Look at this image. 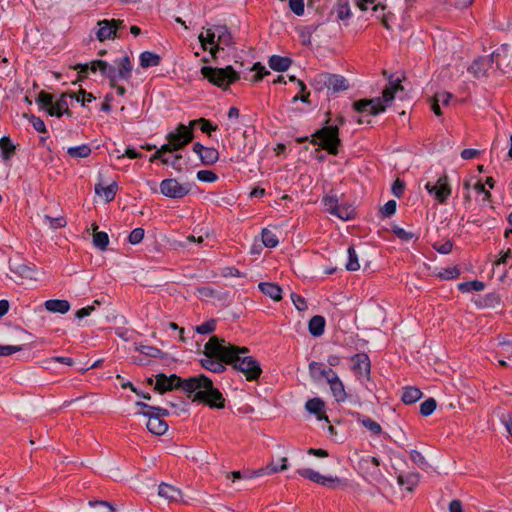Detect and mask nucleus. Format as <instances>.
<instances>
[{
    "mask_svg": "<svg viewBox=\"0 0 512 512\" xmlns=\"http://www.w3.org/2000/svg\"><path fill=\"white\" fill-rule=\"evenodd\" d=\"M10 270L20 277L31 279L33 278V274L35 272V266L25 263H18L15 265L10 264Z\"/></svg>",
    "mask_w": 512,
    "mask_h": 512,
    "instance_id": "72a5a7b5",
    "label": "nucleus"
},
{
    "mask_svg": "<svg viewBox=\"0 0 512 512\" xmlns=\"http://www.w3.org/2000/svg\"><path fill=\"white\" fill-rule=\"evenodd\" d=\"M326 320L321 315H315L309 320L308 330L313 337H320L325 331Z\"/></svg>",
    "mask_w": 512,
    "mask_h": 512,
    "instance_id": "393cba45",
    "label": "nucleus"
},
{
    "mask_svg": "<svg viewBox=\"0 0 512 512\" xmlns=\"http://www.w3.org/2000/svg\"><path fill=\"white\" fill-rule=\"evenodd\" d=\"M144 234L145 231L143 228H135L130 232L128 242L133 245L139 244L143 240Z\"/></svg>",
    "mask_w": 512,
    "mask_h": 512,
    "instance_id": "774afa93",
    "label": "nucleus"
},
{
    "mask_svg": "<svg viewBox=\"0 0 512 512\" xmlns=\"http://www.w3.org/2000/svg\"><path fill=\"white\" fill-rule=\"evenodd\" d=\"M93 244L101 251H105L109 245V236L106 232L100 231L93 235Z\"/></svg>",
    "mask_w": 512,
    "mask_h": 512,
    "instance_id": "49530a36",
    "label": "nucleus"
},
{
    "mask_svg": "<svg viewBox=\"0 0 512 512\" xmlns=\"http://www.w3.org/2000/svg\"><path fill=\"white\" fill-rule=\"evenodd\" d=\"M123 20H101L98 22L99 29L96 33L99 41L117 37V24H122Z\"/></svg>",
    "mask_w": 512,
    "mask_h": 512,
    "instance_id": "f8f14e48",
    "label": "nucleus"
},
{
    "mask_svg": "<svg viewBox=\"0 0 512 512\" xmlns=\"http://www.w3.org/2000/svg\"><path fill=\"white\" fill-rule=\"evenodd\" d=\"M140 66L143 69H147L149 67L158 66L161 62L160 55L150 52L144 51L139 56Z\"/></svg>",
    "mask_w": 512,
    "mask_h": 512,
    "instance_id": "cd10ccee",
    "label": "nucleus"
},
{
    "mask_svg": "<svg viewBox=\"0 0 512 512\" xmlns=\"http://www.w3.org/2000/svg\"><path fill=\"white\" fill-rule=\"evenodd\" d=\"M94 189L96 194L104 195L106 202H111L115 199L118 191V184L114 181L110 185L104 187L102 184L98 183L95 185Z\"/></svg>",
    "mask_w": 512,
    "mask_h": 512,
    "instance_id": "bb28decb",
    "label": "nucleus"
},
{
    "mask_svg": "<svg viewBox=\"0 0 512 512\" xmlns=\"http://www.w3.org/2000/svg\"><path fill=\"white\" fill-rule=\"evenodd\" d=\"M138 350L141 354L152 358H163L165 355L161 349L149 345H141Z\"/></svg>",
    "mask_w": 512,
    "mask_h": 512,
    "instance_id": "09e8293b",
    "label": "nucleus"
},
{
    "mask_svg": "<svg viewBox=\"0 0 512 512\" xmlns=\"http://www.w3.org/2000/svg\"><path fill=\"white\" fill-rule=\"evenodd\" d=\"M437 402L434 398H428L420 404V414L422 416H430L436 409Z\"/></svg>",
    "mask_w": 512,
    "mask_h": 512,
    "instance_id": "8fccbe9b",
    "label": "nucleus"
},
{
    "mask_svg": "<svg viewBox=\"0 0 512 512\" xmlns=\"http://www.w3.org/2000/svg\"><path fill=\"white\" fill-rule=\"evenodd\" d=\"M352 370L356 375L362 376L363 374L369 378L371 372V362L369 356L362 352L356 353L351 357Z\"/></svg>",
    "mask_w": 512,
    "mask_h": 512,
    "instance_id": "ddd939ff",
    "label": "nucleus"
},
{
    "mask_svg": "<svg viewBox=\"0 0 512 512\" xmlns=\"http://www.w3.org/2000/svg\"><path fill=\"white\" fill-rule=\"evenodd\" d=\"M280 462H281V465L280 463H277L274 464V463H270L266 466V468H263L264 469V474L267 473V474H274V473H277V472H280V471H284L288 468V460L286 457H283L280 459Z\"/></svg>",
    "mask_w": 512,
    "mask_h": 512,
    "instance_id": "4d7b16f0",
    "label": "nucleus"
},
{
    "mask_svg": "<svg viewBox=\"0 0 512 512\" xmlns=\"http://www.w3.org/2000/svg\"><path fill=\"white\" fill-rule=\"evenodd\" d=\"M195 329H196V332L199 334H203V335L210 334V333L214 332L216 329V320H214V319L207 320V321L203 322L202 324L196 326Z\"/></svg>",
    "mask_w": 512,
    "mask_h": 512,
    "instance_id": "680f3d73",
    "label": "nucleus"
},
{
    "mask_svg": "<svg viewBox=\"0 0 512 512\" xmlns=\"http://www.w3.org/2000/svg\"><path fill=\"white\" fill-rule=\"evenodd\" d=\"M89 505L96 509V512H113V506L107 502L102 500H94L89 501Z\"/></svg>",
    "mask_w": 512,
    "mask_h": 512,
    "instance_id": "0e129e2a",
    "label": "nucleus"
},
{
    "mask_svg": "<svg viewBox=\"0 0 512 512\" xmlns=\"http://www.w3.org/2000/svg\"><path fill=\"white\" fill-rule=\"evenodd\" d=\"M261 240L265 247L274 248L278 245L279 240L277 235L269 230L268 228H263L261 231Z\"/></svg>",
    "mask_w": 512,
    "mask_h": 512,
    "instance_id": "58836bf2",
    "label": "nucleus"
},
{
    "mask_svg": "<svg viewBox=\"0 0 512 512\" xmlns=\"http://www.w3.org/2000/svg\"><path fill=\"white\" fill-rule=\"evenodd\" d=\"M348 261L345 265L348 271H357L360 268L358 254L354 246H349L347 249Z\"/></svg>",
    "mask_w": 512,
    "mask_h": 512,
    "instance_id": "a19ab883",
    "label": "nucleus"
},
{
    "mask_svg": "<svg viewBox=\"0 0 512 512\" xmlns=\"http://www.w3.org/2000/svg\"><path fill=\"white\" fill-rule=\"evenodd\" d=\"M425 189L440 204H444L452 193L446 173L440 176L435 183L427 182Z\"/></svg>",
    "mask_w": 512,
    "mask_h": 512,
    "instance_id": "9d476101",
    "label": "nucleus"
},
{
    "mask_svg": "<svg viewBox=\"0 0 512 512\" xmlns=\"http://www.w3.org/2000/svg\"><path fill=\"white\" fill-rule=\"evenodd\" d=\"M461 274L460 269L458 266L453 267H447L442 269L438 274L437 277L441 280H453L457 279Z\"/></svg>",
    "mask_w": 512,
    "mask_h": 512,
    "instance_id": "de8ad7c7",
    "label": "nucleus"
},
{
    "mask_svg": "<svg viewBox=\"0 0 512 512\" xmlns=\"http://www.w3.org/2000/svg\"><path fill=\"white\" fill-rule=\"evenodd\" d=\"M44 306L52 313L65 314L70 310V303L65 299H49L45 301Z\"/></svg>",
    "mask_w": 512,
    "mask_h": 512,
    "instance_id": "4be33fe9",
    "label": "nucleus"
},
{
    "mask_svg": "<svg viewBox=\"0 0 512 512\" xmlns=\"http://www.w3.org/2000/svg\"><path fill=\"white\" fill-rule=\"evenodd\" d=\"M198 122H199L200 130L209 136H211L212 132H215L219 129L218 125L214 124L209 119L201 117V118H198Z\"/></svg>",
    "mask_w": 512,
    "mask_h": 512,
    "instance_id": "6e6d98bb",
    "label": "nucleus"
},
{
    "mask_svg": "<svg viewBox=\"0 0 512 512\" xmlns=\"http://www.w3.org/2000/svg\"><path fill=\"white\" fill-rule=\"evenodd\" d=\"M297 84L299 86V94L292 98V103L301 101L305 104H310V92L307 91L306 84L302 80H297Z\"/></svg>",
    "mask_w": 512,
    "mask_h": 512,
    "instance_id": "a18cd8bd",
    "label": "nucleus"
},
{
    "mask_svg": "<svg viewBox=\"0 0 512 512\" xmlns=\"http://www.w3.org/2000/svg\"><path fill=\"white\" fill-rule=\"evenodd\" d=\"M214 339L212 336L209 341L205 344L204 347V355L205 358L201 359V365L203 368L214 372V373H223L226 370L224 358L214 353L213 349H208L209 344Z\"/></svg>",
    "mask_w": 512,
    "mask_h": 512,
    "instance_id": "9b49d317",
    "label": "nucleus"
},
{
    "mask_svg": "<svg viewBox=\"0 0 512 512\" xmlns=\"http://www.w3.org/2000/svg\"><path fill=\"white\" fill-rule=\"evenodd\" d=\"M208 349H213L216 355L224 358L226 364L232 365L235 370L242 372L248 381L257 380L262 373L258 360L252 356H241V354L249 352L247 347L226 344L224 339L214 336Z\"/></svg>",
    "mask_w": 512,
    "mask_h": 512,
    "instance_id": "f03ea898",
    "label": "nucleus"
},
{
    "mask_svg": "<svg viewBox=\"0 0 512 512\" xmlns=\"http://www.w3.org/2000/svg\"><path fill=\"white\" fill-rule=\"evenodd\" d=\"M458 290L463 293H468L472 291H482L485 288V284L479 280H472L467 282H462L458 284Z\"/></svg>",
    "mask_w": 512,
    "mask_h": 512,
    "instance_id": "ea45409f",
    "label": "nucleus"
},
{
    "mask_svg": "<svg viewBox=\"0 0 512 512\" xmlns=\"http://www.w3.org/2000/svg\"><path fill=\"white\" fill-rule=\"evenodd\" d=\"M422 395L423 394L419 388L408 386L404 388L401 400L403 403L410 405L420 400Z\"/></svg>",
    "mask_w": 512,
    "mask_h": 512,
    "instance_id": "c756f323",
    "label": "nucleus"
},
{
    "mask_svg": "<svg viewBox=\"0 0 512 512\" xmlns=\"http://www.w3.org/2000/svg\"><path fill=\"white\" fill-rule=\"evenodd\" d=\"M297 474L329 489H337L341 485H344V481L338 476H325L311 468H300L297 470Z\"/></svg>",
    "mask_w": 512,
    "mask_h": 512,
    "instance_id": "6e6552de",
    "label": "nucleus"
},
{
    "mask_svg": "<svg viewBox=\"0 0 512 512\" xmlns=\"http://www.w3.org/2000/svg\"><path fill=\"white\" fill-rule=\"evenodd\" d=\"M146 426L150 433L157 436L164 435L168 430L167 422L164 419H159L156 416H150V419H148Z\"/></svg>",
    "mask_w": 512,
    "mask_h": 512,
    "instance_id": "5701e85b",
    "label": "nucleus"
},
{
    "mask_svg": "<svg viewBox=\"0 0 512 512\" xmlns=\"http://www.w3.org/2000/svg\"><path fill=\"white\" fill-rule=\"evenodd\" d=\"M200 73L204 79L209 81V83L217 86L223 91L229 90L230 85L236 83L241 78L240 72L232 65H227L223 68L202 66Z\"/></svg>",
    "mask_w": 512,
    "mask_h": 512,
    "instance_id": "423d86ee",
    "label": "nucleus"
},
{
    "mask_svg": "<svg viewBox=\"0 0 512 512\" xmlns=\"http://www.w3.org/2000/svg\"><path fill=\"white\" fill-rule=\"evenodd\" d=\"M158 495L169 502H180L182 500L181 490L167 483H161L158 486Z\"/></svg>",
    "mask_w": 512,
    "mask_h": 512,
    "instance_id": "2eb2a0df",
    "label": "nucleus"
},
{
    "mask_svg": "<svg viewBox=\"0 0 512 512\" xmlns=\"http://www.w3.org/2000/svg\"><path fill=\"white\" fill-rule=\"evenodd\" d=\"M48 114L57 118H60L63 115L68 117L72 116V111L68 107L67 94H61L60 98L53 103V106L48 110Z\"/></svg>",
    "mask_w": 512,
    "mask_h": 512,
    "instance_id": "dca6fc26",
    "label": "nucleus"
},
{
    "mask_svg": "<svg viewBox=\"0 0 512 512\" xmlns=\"http://www.w3.org/2000/svg\"><path fill=\"white\" fill-rule=\"evenodd\" d=\"M28 121L30 122V124L33 126V128L38 131L39 133L41 134H47L48 131L46 129V125L44 123V121L40 118V117H37L33 114L31 115H24Z\"/></svg>",
    "mask_w": 512,
    "mask_h": 512,
    "instance_id": "603ef678",
    "label": "nucleus"
},
{
    "mask_svg": "<svg viewBox=\"0 0 512 512\" xmlns=\"http://www.w3.org/2000/svg\"><path fill=\"white\" fill-rule=\"evenodd\" d=\"M264 474V469H258L252 473L243 474L241 471H233L227 474V478L231 479L233 482L243 478H253L257 476H261Z\"/></svg>",
    "mask_w": 512,
    "mask_h": 512,
    "instance_id": "3c124183",
    "label": "nucleus"
},
{
    "mask_svg": "<svg viewBox=\"0 0 512 512\" xmlns=\"http://www.w3.org/2000/svg\"><path fill=\"white\" fill-rule=\"evenodd\" d=\"M329 386L338 403L344 402L347 399L348 395L345 391L344 384L338 376H333L329 379Z\"/></svg>",
    "mask_w": 512,
    "mask_h": 512,
    "instance_id": "a211bd4d",
    "label": "nucleus"
},
{
    "mask_svg": "<svg viewBox=\"0 0 512 512\" xmlns=\"http://www.w3.org/2000/svg\"><path fill=\"white\" fill-rule=\"evenodd\" d=\"M404 88L401 85L399 79L390 80L388 85L384 88L381 97H375L371 99H361L353 103V108L358 113H369L370 115L376 116L386 110L392 101L395 99L396 94L399 91H403Z\"/></svg>",
    "mask_w": 512,
    "mask_h": 512,
    "instance_id": "7ed1b4c3",
    "label": "nucleus"
},
{
    "mask_svg": "<svg viewBox=\"0 0 512 512\" xmlns=\"http://www.w3.org/2000/svg\"><path fill=\"white\" fill-rule=\"evenodd\" d=\"M216 37L218 44H222L224 46H230L232 44V35L225 25H217L215 26Z\"/></svg>",
    "mask_w": 512,
    "mask_h": 512,
    "instance_id": "f704fd0d",
    "label": "nucleus"
},
{
    "mask_svg": "<svg viewBox=\"0 0 512 512\" xmlns=\"http://www.w3.org/2000/svg\"><path fill=\"white\" fill-rule=\"evenodd\" d=\"M322 203L326 212L333 215L336 207L338 206V199L336 195H326L322 199Z\"/></svg>",
    "mask_w": 512,
    "mask_h": 512,
    "instance_id": "5fc2aeb1",
    "label": "nucleus"
},
{
    "mask_svg": "<svg viewBox=\"0 0 512 512\" xmlns=\"http://www.w3.org/2000/svg\"><path fill=\"white\" fill-rule=\"evenodd\" d=\"M316 369H321L320 376L321 378H325L328 383L331 377L337 376V374L331 368H325L323 363L312 361L309 364V371L312 377H316Z\"/></svg>",
    "mask_w": 512,
    "mask_h": 512,
    "instance_id": "2f4dec72",
    "label": "nucleus"
},
{
    "mask_svg": "<svg viewBox=\"0 0 512 512\" xmlns=\"http://www.w3.org/2000/svg\"><path fill=\"white\" fill-rule=\"evenodd\" d=\"M329 82L328 90H331L333 93L342 92L349 88L348 81L342 75L329 73Z\"/></svg>",
    "mask_w": 512,
    "mask_h": 512,
    "instance_id": "a878e982",
    "label": "nucleus"
},
{
    "mask_svg": "<svg viewBox=\"0 0 512 512\" xmlns=\"http://www.w3.org/2000/svg\"><path fill=\"white\" fill-rule=\"evenodd\" d=\"M0 151L1 157L5 161L10 160L15 155L16 147L8 136H3L0 139Z\"/></svg>",
    "mask_w": 512,
    "mask_h": 512,
    "instance_id": "c85d7f7f",
    "label": "nucleus"
},
{
    "mask_svg": "<svg viewBox=\"0 0 512 512\" xmlns=\"http://www.w3.org/2000/svg\"><path fill=\"white\" fill-rule=\"evenodd\" d=\"M250 71L256 72V74L252 78L253 82H259L263 79L265 75L270 74V72L260 62L254 63L253 66L250 68Z\"/></svg>",
    "mask_w": 512,
    "mask_h": 512,
    "instance_id": "bf43d9fd",
    "label": "nucleus"
},
{
    "mask_svg": "<svg viewBox=\"0 0 512 512\" xmlns=\"http://www.w3.org/2000/svg\"><path fill=\"white\" fill-rule=\"evenodd\" d=\"M191 189V183L181 184L175 178L164 179L160 183V192L171 199L183 198L190 193Z\"/></svg>",
    "mask_w": 512,
    "mask_h": 512,
    "instance_id": "1a4fd4ad",
    "label": "nucleus"
},
{
    "mask_svg": "<svg viewBox=\"0 0 512 512\" xmlns=\"http://www.w3.org/2000/svg\"><path fill=\"white\" fill-rule=\"evenodd\" d=\"M199 158L203 165L211 166L219 160V152L214 147H205Z\"/></svg>",
    "mask_w": 512,
    "mask_h": 512,
    "instance_id": "473e14b6",
    "label": "nucleus"
},
{
    "mask_svg": "<svg viewBox=\"0 0 512 512\" xmlns=\"http://www.w3.org/2000/svg\"><path fill=\"white\" fill-rule=\"evenodd\" d=\"M333 216L338 217L341 220H351L355 216V209L352 205H339L336 207V210L333 213Z\"/></svg>",
    "mask_w": 512,
    "mask_h": 512,
    "instance_id": "e433bc0d",
    "label": "nucleus"
},
{
    "mask_svg": "<svg viewBox=\"0 0 512 512\" xmlns=\"http://www.w3.org/2000/svg\"><path fill=\"white\" fill-rule=\"evenodd\" d=\"M391 231L393 232V234L397 238H399V239H401L402 241H405V242H409L413 238H417L414 233L408 232L405 229L399 227L398 225H392L391 226Z\"/></svg>",
    "mask_w": 512,
    "mask_h": 512,
    "instance_id": "864d4df0",
    "label": "nucleus"
},
{
    "mask_svg": "<svg viewBox=\"0 0 512 512\" xmlns=\"http://www.w3.org/2000/svg\"><path fill=\"white\" fill-rule=\"evenodd\" d=\"M305 409L310 413L317 416L318 420H325L329 422L328 416L324 414L325 403L320 398L309 399L305 404Z\"/></svg>",
    "mask_w": 512,
    "mask_h": 512,
    "instance_id": "f3484780",
    "label": "nucleus"
},
{
    "mask_svg": "<svg viewBox=\"0 0 512 512\" xmlns=\"http://www.w3.org/2000/svg\"><path fill=\"white\" fill-rule=\"evenodd\" d=\"M292 59L287 56L272 55L268 60L269 67L276 72H285L292 64Z\"/></svg>",
    "mask_w": 512,
    "mask_h": 512,
    "instance_id": "6ab92c4d",
    "label": "nucleus"
},
{
    "mask_svg": "<svg viewBox=\"0 0 512 512\" xmlns=\"http://www.w3.org/2000/svg\"><path fill=\"white\" fill-rule=\"evenodd\" d=\"M67 154L72 158H86L91 154V148L88 144L69 147Z\"/></svg>",
    "mask_w": 512,
    "mask_h": 512,
    "instance_id": "4c0bfd02",
    "label": "nucleus"
},
{
    "mask_svg": "<svg viewBox=\"0 0 512 512\" xmlns=\"http://www.w3.org/2000/svg\"><path fill=\"white\" fill-rule=\"evenodd\" d=\"M318 27L319 25H307L299 30V37L304 46L311 44L312 34L317 31Z\"/></svg>",
    "mask_w": 512,
    "mask_h": 512,
    "instance_id": "37998d69",
    "label": "nucleus"
},
{
    "mask_svg": "<svg viewBox=\"0 0 512 512\" xmlns=\"http://www.w3.org/2000/svg\"><path fill=\"white\" fill-rule=\"evenodd\" d=\"M410 459L413 463H415L419 468L426 469L428 468V462L426 461L425 457L422 455V453L418 450H411L410 451Z\"/></svg>",
    "mask_w": 512,
    "mask_h": 512,
    "instance_id": "e2e57ef3",
    "label": "nucleus"
},
{
    "mask_svg": "<svg viewBox=\"0 0 512 512\" xmlns=\"http://www.w3.org/2000/svg\"><path fill=\"white\" fill-rule=\"evenodd\" d=\"M196 176L199 181L206 183H213L218 179V175L210 170H200Z\"/></svg>",
    "mask_w": 512,
    "mask_h": 512,
    "instance_id": "69168bd1",
    "label": "nucleus"
},
{
    "mask_svg": "<svg viewBox=\"0 0 512 512\" xmlns=\"http://www.w3.org/2000/svg\"><path fill=\"white\" fill-rule=\"evenodd\" d=\"M53 101H54L53 94L48 93L44 90H42L36 98V102L39 104L40 108L45 109L47 113H48V110L50 109V107L53 106Z\"/></svg>",
    "mask_w": 512,
    "mask_h": 512,
    "instance_id": "79ce46f5",
    "label": "nucleus"
},
{
    "mask_svg": "<svg viewBox=\"0 0 512 512\" xmlns=\"http://www.w3.org/2000/svg\"><path fill=\"white\" fill-rule=\"evenodd\" d=\"M316 369H321L320 376L321 378H325L328 383L331 377L337 376V374L331 368H325L323 363L312 361L309 364V371L312 377H316Z\"/></svg>",
    "mask_w": 512,
    "mask_h": 512,
    "instance_id": "7c9ffc66",
    "label": "nucleus"
},
{
    "mask_svg": "<svg viewBox=\"0 0 512 512\" xmlns=\"http://www.w3.org/2000/svg\"><path fill=\"white\" fill-rule=\"evenodd\" d=\"M328 83H330V82H329V73H327V72L317 74L310 81L311 87L318 92H321L324 89H328Z\"/></svg>",
    "mask_w": 512,
    "mask_h": 512,
    "instance_id": "c9c22d12",
    "label": "nucleus"
},
{
    "mask_svg": "<svg viewBox=\"0 0 512 512\" xmlns=\"http://www.w3.org/2000/svg\"><path fill=\"white\" fill-rule=\"evenodd\" d=\"M310 143L319 145L321 149L326 150L330 155L337 156L342 148L338 125H330V118L328 117L325 125L311 135Z\"/></svg>",
    "mask_w": 512,
    "mask_h": 512,
    "instance_id": "39448f33",
    "label": "nucleus"
},
{
    "mask_svg": "<svg viewBox=\"0 0 512 512\" xmlns=\"http://www.w3.org/2000/svg\"><path fill=\"white\" fill-rule=\"evenodd\" d=\"M350 414L356 418L358 423L371 431L372 434L379 435L382 433L381 425L370 417L363 416L359 412H350Z\"/></svg>",
    "mask_w": 512,
    "mask_h": 512,
    "instance_id": "aec40b11",
    "label": "nucleus"
},
{
    "mask_svg": "<svg viewBox=\"0 0 512 512\" xmlns=\"http://www.w3.org/2000/svg\"><path fill=\"white\" fill-rule=\"evenodd\" d=\"M397 203L395 200H389L381 207L379 214L381 218H390L396 213Z\"/></svg>",
    "mask_w": 512,
    "mask_h": 512,
    "instance_id": "13d9d810",
    "label": "nucleus"
},
{
    "mask_svg": "<svg viewBox=\"0 0 512 512\" xmlns=\"http://www.w3.org/2000/svg\"><path fill=\"white\" fill-rule=\"evenodd\" d=\"M420 475L417 472L408 474H399L397 476V482L400 486H404L409 492L414 491L416 486L419 484Z\"/></svg>",
    "mask_w": 512,
    "mask_h": 512,
    "instance_id": "b1692460",
    "label": "nucleus"
},
{
    "mask_svg": "<svg viewBox=\"0 0 512 512\" xmlns=\"http://www.w3.org/2000/svg\"><path fill=\"white\" fill-rule=\"evenodd\" d=\"M258 288L263 294L269 296L274 301L282 299V288L276 283L260 282Z\"/></svg>",
    "mask_w": 512,
    "mask_h": 512,
    "instance_id": "412c9836",
    "label": "nucleus"
},
{
    "mask_svg": "<svg viewBox=\"0 0 512 512\" xmlns=\"http://www.w3.org/2000/svg\"><path fill=\"white\" fill-rule=\"evenodd\" d=\"M114 63L118 65V68L104 60H93L88 63L89 71L96 72L99 70L101 75L109 80L110 86L114 87L115 81H117L118 78L127 81L132 77L133 71V65L127 54L116 59Z\"/></svg>",
    "mask_w": 512,
    "mask_h": 512,
    "instance_id": "20e7f679",
    "label": "nucleus"
},
{
    "mask_svg": "<svg viewBox=\"0 0 512 512\" xmlns=\"http://www.w3.org/2000/svg\"><path fill=\"white\" fill-rule=\"evenodd\" d=\"M194 132L189 131L185 124H178L175 131L166 135L167 143L164 144V150L169 153L183 149L186 145L191 143L194 139Z\"/></svg>",
    "mask_w": 512,
    "mask_h": 512,
    "instance_id": "0eeeda50",
    "label": "nucleus"
},
{
    "mask_svg": "<svg viewBox=\"0 0 512 512\" xmlns=\"http://www.w3.org/2000/svg\"><path fill=\"white\" fill-rule=\"evenodd\" d=\"M215 38H216V31L215 29H208L206 31V36H204L202 33L199 35V41L201 43V46L203 50H207V44L214 45L215 44Z\"/></svg>",
    "mask_w": 512,
    "mask_h": 512,
    "instance_id": "052dcab7",
    "label": "nucleus"
},
{
    "mask_svg": "<svg viewBox=\"0 0 512 512\" xmlns=\"http://www.w3.org/2000/svg\"><path fill=\"white\" fill-rule=\"evenodd\" d=\"M174 390L182 391L192 402L205 404L212 409L225 408L226 400L223 394L218 388L214 387L212 380L204 374L185 379L177 374L158 373L155 375V392L163 395Z\"/></svg>",
    "mask_w": 512,
    "mask_h": 512,
    "instance_id": "f257e3e1",
    "label": "nucleus"
},
{
    "mask_svg": "<svg viewBox=\"0 0 512 512\" xmlns=\"http://www.w3.org/2000/svg\"><path fill=\"white\" fill-rule=\"evenodd\" d=\"M334 9L336 11L338 20L345 21L350 19L352 16L351 9L347 1L338 2Z\"/></svg>",
    "mask_w": 512,
    "mask_h": 512,
    "instance_id": "c03bdc74",
    "label": "nucleus"
},
{
    "mask_svg": "<svg viewBox=\"0 0 512 512\" xmlns=\"http://www.w3.org/2000/svg\"><path fill=\"white\" fill-rule=\"evenodd\" d=\"M493 63V56L478 57L469 66L468 71L476 78L486 75V72L491 68Z\"/></svg>",
    "mask_w": 512,
    "mask_h": 512,
    "instance_id": "4468645a",
    "label": "nucleus"
},
{
    "mask_svg": "<svg viewBox=\"0 0 512 512\" xmlns=\"http://www.w3.org/2000/svg\"><path fill=\"white\" fill-rule=\"evenodd\" d=\"M96 98L95 96L87 92L85 89L80 88L78 91V96H76V101L81 104V106L85 107L87 103H91Z\"/></svg>",
    "mask_w": 512,
    "mask_h": 512,
    "instance_id": "338daca9",
    "label": "nucleus"
}]
</instances>
